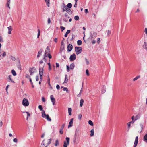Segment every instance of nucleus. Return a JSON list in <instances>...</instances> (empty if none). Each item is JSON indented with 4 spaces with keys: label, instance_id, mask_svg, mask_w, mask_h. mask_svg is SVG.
Wrapping results in <instances>:
<instances>
[{
    "label": "nucleus",
    "instance_id": "16",
    "mask_svg": "<svg viewBox=\"0 0 147 147\" xmlns=\"http://www.w3.org/2000/svg\"><path fill=\"white\" fill-rule=\"evenodd\" d=\"M64 6H63L62 8L63 9V12H64L65 11H67L69 9H68L67 7L64 4Z\"/></svg>",
    "mask_w": 147,
    "mask_h": 147
},
{
    "label": "nucleus",
    "instance_id": "4",
    "mask_svg": "<svg viewBox=\"0 0 147 147\" xmlns=\"http://www.w3.org/2000/svg\"><path fill=\"white\" fill-rule=\"evenodd\" d=\"M22 104L24 106H28L29 105V102L28 100L26 98L23 99Z\"/></svg>",
    "mask_w": 147,
    "mask_h": 147
},
{
    "label": "nucleus",
    "instance_id": "36",
    "mask_svg": "<svg viewBox=\"0 0 147 147\" xmlns=\"http://www.w3.org/2000/svg\"><path fill=\"white\" fill-rule=\"evenodd\" d=\"M134 117H135L134 116H133L132 117V123H134V121H136V120L137 119V118L135 119H134Z\"/></svg>",
    "mask_w": 147,
    "mask_h": 147
},
{
    "label": "nucleus",
    "instance_id": "27",
    "mask_svg": "<svg viewBox=\"0 0 147 147\" xmlns=\"http://www.w3.org/2000/svg\"><path fill=\"white\" fill-rule=\"evenodd\" d=\"M38 108L39 109L40 111H42V112L43 111H45L44 110H43V108L42 107V106L41 105H39L38 107Z\"/></svg>",
    "mask_w": 147,
    "mask_h": 147
},
{
    "label": "nucleus",
    "instance_id": "52",
    "mask_svg": "<svg viewBox=\"0 0 147 147\" xmlns=\"http://www.w3.org/2000/svg\"><path fill=\"white\" fill-rule=\"evenodd\" d=\"M9 86V85H7L6 86V92L7 93H8V91H7V90H8V88Z\"/></svg>",
    "mask_w": 147,
    "mask_h": 147
},
{
    "label": "nucleus",
    "instance_id": "31",
    "mask_svg": "<svg viewBox=\"0 0 147 147\" xmlns=\"http://www.w3.org/2000/svg\"><path fill=\"white\" fill-rule=\"evenodd\" d=\"M11 73L14 76H15L16 75V73L15 70L13 69L11 70Z\"/></svg>",
    "mask_w": 147,
    "mask_h": 147
},
{
    "label": "nucleus",
    "instance_id": "29",
    "mask_svg": "<svg viewBox=\"0 0 147 147\" xmlns=\"http://www.w3.org/2000/svg\"><path fill=\"white\" fill-rule=\"evenodd\" d=\"M67 75H65V80L63 82L64 83H66L68 81V80L67 78Z\"/></svg>",
    "mask_w": 147,
    "mask_h": 147
},
{
    "label": "nucleus",
    "instance_id": "53",
    "mask_svg": "<svg viewBox=\"0 0 147 147\" xmlns=\"http://www.w3.org/2000/svg\"><path fill=\"white\" fill-rule=\"evenodd\" d=\"M3 42V40L2 37L0 36V42L1 43Z\"/></svg>",
    "mask_w": 147,
    "mask_h": 147
},
{
    "label": "nucleus",
    "instance_id": "60",
    "mask_svg": "<svg viewBox=\"0 0 147 147\" xmlns=\"http://www.w3.org/2000/svg\"><path fill=\"white\" fill-rule=\"evenodd\" d=\"M40 81H42V75H40Z\"/></svg>",
    "mask_w": 147,
    "mask_h": 147
},
{
    "label": "nucleus",
    "instance_id": "5",
    "mask_svg": "<svg viewBox=\"0 0 147 147\" xmlns=\"http://www.w3.org/2000/svg\"><path fill=\"white\" fill-rule=\"evenodd\" d=\"M51 139H49L47 140V143H46L45 142V140H44L43 141H42L41 145L44 146H46V145H47V146L48 145H49L51 143Z\"/></svg>",
    "mask_w": 147,
    "mask_h": 147
},
{
    "label": "nucleus",
    "instance_id": "42",
    "mask_svg": "<svg viewBox=\"0 0 147 147\" xmlns=\"http://www.w3.org/2000/svg\"><path fill=\"white\" fill-rule=\"evenodd\" d=\"M82 117V115L81 114H79L78 115V119H81Z\"/></svg>",
    "mask_w": 147,
    "mask_h": 147
},
{
    "label": "nucleus",
    "instance_id": "43",
    "mask_svg": "<svg viewBox=\"0 0 147 147\" xmlns=\"http://www.w3.org/2000/svg\"><path fill=\"white\" fill-rule=\"evenodd\" d=\"M49 51H47V50H46L45 51V54H44V55H45V57L47 56V53H48V52H49Z\"/></svg>",
    "mask_w": 147,
    "mask_h": 147
},
{
    "label": "nucleus",
    "instance_id": "44",
    "mask_svg": "<svg viewBox=\"0 0 147 147\" xmlns=\"http://www.w3.org/2000/svg\"><path fill=\"white\" fill-rule=\"evenodd\" d=\"M11 59L13 61H14L16 60L15 57L12 56H11Z\"/></svg>",
    "mask_w": 147,
    "mask_h": 147
},
{
    "label": "nucleus",
    "instance_id": "50",
    "mask_svg": "<svg viewBox=\"0 0 147 147\" xmlns=\"http://www.w3.org/2000/svg\"><path fill=\"white\" fill-rule=\"evenodd\" d=\"M86 74L87 76H89V71L88 69H86Z\"/></svg>",
    "mask_w": 147,
    "mask_h": 147
},
{
    "label": "nucleus",
    "instance_id": "28",
    "mask_svg": "<svg viewBox=\"0 0 147 147\" xmlns=\"http://www.w3.org/2000/svg\"><path fill=\"white\" fill-rule=\"evenodd\" d=\"M72 6V4L71 3H69L67 5L66 7L69 8H71Z\"/></svg>",
    "mask_w": 147,
    "mask_h": 147
},
{
    "label": "nucleus",
    "instance_id": "13",
    "mask_svg": "<svg viewBox=\"0 0 147 147\" xmlns=\"http://www.w3.org/2000/svg\"><path fill=\"white\" fill-rule=\"evenodd\" d=\"M79 136L78 135H74L73 140L74 142V143H75L76 141L78 140L79 138Z\"/></svg>",
    "mask_w": 147,
    "mask_h": 147
},
{
    "label": "nucleus",
    "instance_id": "59",
    "mask_svg": "<svg viewBox=\"0 0 147 147\" xmlns=\"http://www.w3.org/2000/svg\"><path fill=\"white\" fill-rule=\"evenodd\" d=\"M100 39L99 38H97V42L99 44L100 42Z\"/></svg>",
    "mask_w": 147,
    "mask_h": 147
},
{
    "label": "nucleus",
    "instance_id": "34",
    "mask_svg": "<svg viewBox=\"0 0 147 147\" xmlns=\"http://www.w3.org/2000/svg\"><path fill=\"white\" fill-rule=\"evenodd\" d=\"M40 29H38V34H37V38H38L39 37V36L40 35Z\"/></svg>",
    "mask_w": 147,
    "mask_h": 147
},
{
    "label": "nucleus",
    "instance_id": "8",
    "mask_svg": "<svg viewBox=\"0 0 147 147\" xmlns=\"http://www.w3.org/2000/svg\"><path fill=\"white\" fill-rule=\"evenodd\" d=\"M50 99L51 102H52L53 105H54L55 104V99L53 97V96L52 95H51L50 96Z\"/></svg>",
    "mask_w": 147,
    "mask_h": 147
},
{
    "label": "nucleus",
    "instance_id": "18",
    "mask_svg": "<svg viewBox=\"0 0 147 147\" xmlns=\"http://www.w3.org/2000/svg\"><path fill=\"white\" fill-rule=\"evenodd\" d=\"M143 47L144 49L147 51V42H144L143 45Z\"/></svg>",
    "mask_w": 147,
    "mask_h": 147
},
{
    "label": "nucleus",
    "instance_id": "2",
    "mask_svg": "<svg viewBox=\"0 0 147 147\" xmlns=\"http://www.w3.org/2000/svg\"><path fill=\"white\" fill-rule=\"evenodd\" d=\"M66 141L64 142L63 147H67V146L69 145L70 139L69 137L66 138Z\"/></svg>",
    "mask_w": 147,
    "mask_h": 147
},
{
    "label": "nucleus",
    "instance_id": "41",
    "mask_svg": "<svg viewBox=\"0 0 147 147\" xmlns=\"http://www.w3.org/2000/svg\"><path fill=\"white\" fill-rule=\"evenodd\" d=\"M74 19L75 20H77L79 19V17L78 16H76L74 17Z\"/></svg>",
    "mask_w": 147,
    "mask_h": 147
},
{
    "label": "nucleus",
    "instance_id": "64",
    "mask_svg": "<svg viewBox=\"0 0 147 147\" xmlns=\"http://www.w3.org/2000/svg\"><path fill=\"white\" fill-rule=\"evenodd\" d=\"M144 32H145L146 34L147 35V28H146L145 29Z\"/></svg>",
    "mask_w": 147,
    "mask_h": 147
},
{
    "label": "nucleus",
    "instance_id": "35",
    "mask_svg": "<svg viewBox=\"0 0 147 147\" xmlns=\"http://www.w3.org/2000/svg\"><path fill=\"white\" fill-rule=\"evenodd\" d=\"M63 91H66V92H68V93H69V90H68V89H67V88L66 87H64L63 89Z\"/></svg>",
    "mask_w": 147,
    "mask_h": 147
},
{
    "label": "nucleus",
    "instance_id": "56",
    "mask_svg": "<svg viewBox=\"0 0 147 147\" xmlns=\"http://www.w3.org/2000/svg\"><path fill=\"white\" fill-rule=\"evenodd\" d=\"M49 65V70H50L51 69V65L50 63H48Z\"/></svg>",
    "mask_w": 147,
    "mask_h": 147
},
{
    "label": "nucleus",
    "instance_id": "38",
    "mask_svg": "<svg viewBox=\"0 0 147 147\" xmlns=\"http://www.w3.org/2000/svg\"><path fill=\"white\" fill-rule=\"evenodd\" d=\"M59 142H58V140H57L56 141L55 143V146H57L58 145H59Z\"/></svg>",
    "mask_w": 147,
    "mask_h": 147
},
{
    "label": "nucleus",
    "instance_id": "1",
    "mask_svg": "<svg viewBox=\"0 0 147 147\" xmlns=\"http://www.w3.org/2000/svg\"><path fill=\"white\" fill-rule=\"evenodd\" d=\"M42 116L43 118H45L48 121H51V118L49 117L48 114H46L45 111H43L41 112Z\"/></svg>",
    "mask_w": 147,
    "mask_h": 147
},
{
    "label": "nucleus",
    "instance_id": "10",
    "mask_svg": "<svg viewBox=\"0 0 147 147\" xmlns=\"http://www.w3.org/2000/svg\"><path fill=\"white\" fill-rule=\"evenodd\" d=\"M12 76L11 75H9L8 76V81L9 82H11L12 83H14V81L13 80L12 78Z\"/></svg>",
    "mask_w": 147,
    "mask_h": 147
},
{
    "label": "nucleus",
    "instance_id": "58",
    "mask_svg": "<svg viewBox=\"0 0 147 147\" xmlns=\"http://www.w3.org/2000/svg\"><path fill=\"white\" fill-rule=\"evenodd\" d=\"M36 79L37 81H38L39 80V77L38 76H36Z\"/></svg>",
    "mask_w": 147,
    "mask_h": 147
},
{
    "label": "nucleus",
    "instance_id": "26",
    "mask_svg": "<svg viewBox=\"0 0 147 147\" xmlns=\"http://www.w3.org/2000/svg\"><path fill=\"white\" fill-rule=\"evenodd\" d=\"M84 101L83 99H81L80 100V107H82L83 105Z\"/></svg>",
    "mask_w": 147,
    "mask_h": 147
},
{
    "label": "nucleus",
    "instance_id": "11",
    "mask_svg": "<svg viewBox=\"0 0 147 147\" xmlns=\"http://www.w3.org/2000/svg\"><path fill=\"white\" fill-rule=\"evenodd\" d=\"M8 29V34H11V32L12 31L13 29L11 26H10L7 27Z\"/></svg>",
    "mask_w": 147,
    "mask_h": 147
},
{
    "label": "nucleus",
    "instance_id": "61",
    "mask_svg": "<svg viewBox=\"0 0 147 147\" xmlns=\"http://www.w3.org/2000/svg\"><path fill=\"white\" fill-rule=\"evenodd\" d=\"M111 34V31L110 30H108L107 32V34L108 36H109Z\"/></svg>",
    "mask_w": 147,
    "mask_h": 147
},
{
    "label": "nucleus",
    "instance_id": "55",
    "mask_svg": "<svg viewBox=\"0 0 147 147\" xmlns=\"http://www.w3.org/2000/svg\"><path fill=\"white\" fill-rule=\"evenodd\" d=\"M47 55H48V57L49 58H51V57H51V55L49 54V53H48Z\"/></svg>",
    "mask_w": 147,
    "mask_h": 147
},
{
    "label": "nucleus",
    "instance_id": "54",
    "mask_svg": "<svg viewBox=\"0 0 147 147\" xmlns=\"http://www.w3.org/2000/svg\"><path fill=\"white\" fill-rule=\"evenodd\" d=\"M13 141L15 143H17L18 142V140L16 138H15L13 139Z\"/></svg>",
    "mask_w": 147,
    "mask_h": 147
},
{
    "label": "nucleus",
    "instance_id": "47",
    "mask_svg": "<svg viewBox=\"0 0 147 147\" xmlns=\"http://www.w3.org/2000/svg\"><path fill=\"white\" fill-rule=\"evenodd\" d=\"M65 125V124H62V125H61V127L60 129L63 130Z\"/></svg>",
    "mask_w": 147,
    "mask_h": 147
},
{
    "label": "nucleus",
    "instance_id": "33",
    "mask_svg": "<svg viewBox=\"0 0 147 147\" xmlns=\"http://www.w3.org/2000/svg\"><path fill=\"white\" fill-rule=\"evenodd\" d=\"M88 123L91 126H93V123L91 120H90L88 121Z\"/></svg>",
    "mask_w": 147,
    "mask_h": 147
},
{
    "label": "nucleus",
    "instance_id": "48",
    "mask_svg": "<svg viewBox=\"0 0 147 147\" xmlns=\"http://www.w3.org/2000/svg\"><path fill=\"white\" fill-rule=\"evenodd\" d=\"M85 60L86 61L87 65H88L89 63V61L86 58H85Z\"/></svg>",
    "mask_w": 147,
    "mask_h": 147
},
{
    "label": "nucleus",
    "instance_id": "12",
    "mask_svg": "<svg viewBox=\"0 0 147 147\" xmlns=\"http://www.w3.org/2000/svg\"><path fill=\"white\" fill-rule=\"evenodd\" d=\"M138 141V136H136V137L134 143V147H136L137 145Z\"/></svg>",
    "mask_w": 147,
    "mask_h": 147
},
{
    "label": "nucleus",
    "instance_id": "6",
    "mask_svg": "<svg viewBox=\"0 0 147 147\" xmlns=\"http://www.w3.org/2000/svg\"><path fill=\"white\" fill-rule=\"evenodd\" d=\"M76 59V55L74 53L71 55L70 56L69 59L70 61H74Z\"/></svg>",
    "mask_w": 147,
    "mask_h": 147
},
{
    "label": "nucleus",
    "instance_id": "51",
    "mask_svg": "<svg viewBox=\"0 0 147 147\" xmlns=\"http://www.w3.org/2000/svg\"><path fill=\"white\" fill-rule=\"evenodd\" d=\"M26 77L27 78H28L29 79L31 78L30 76L27 74L26 75Z\"/></svg>",
    "mask_w": 147,
    "mask_h": 147
},
{
    "label": "nucleus",
    "instance_id": "17",
    "mask_svg": "<svg viewBox=\"0 0 147 147\" xmlns=\"http://www.w3.org/2000/svg\"><path fill=\"white\" fill-rule=\"evenodd\" d=\"M42 51H43L42 49H41L38 53L37 57L38 58L41 55L42 53Z\"/></svg>",
    "mask_w": 147,
    "mask_h": 147
},
{
    "label": "nucleus",
    "instance_id": "32",
    "mask_svg": "<svg viewBox=\"0 0 147 147\" xmlns=\"http://www.w3.org/2000/svg\"><path fill=\"white\" fill-rule=\"evenodd\" d=\"M46 3L47 4V6L49 7V0H45Z\"/></svg>",
    "mask_w": 147,
    "mask_h": 147
},
{
    "label": "nucleus",
    "instance_id": "30",
    "mask_svg": "<svg viewBox=\"0 0 147 147\" xmlns=\"http://www.w3.org/2000/svg\"><path fill=\"white\" fill-rule=\"evenodd\" d=\"M23 113H26L27 114V117L26 119L28 120V117L30 115V114L28 112H23Z\"/></svg>",
    "mask_w": 147,
    "mask_h": 147
},
{
    "label": "nucleus",
    "instance_id": "57",
    "mask_svg": "<svg viewBox=\"0 0 147 147\" xmlns=\"http://www.w3.org/2000/svg\"><path fill=\"white\" fill-rule=\"evenodd\" d=\"M63 130L62 129H60L59 133L61 134H62L63 133Z\"/></svg>",
    "mask_w": 147,
    "mask_h": 147
},
{
    "label": "nucleus",
    "instance_id": "21",
    "mask_svg": "<svg viewBox=\"0 0 147 147\" xmlns=\"http://www.w3.org/2000/svg\"><path fill=\"white\" fill-rule=\"evenodd\" d=\"M70 30H68L64 35L65 37H67V36L68 34L70 32Z\"/></svg>",
    "mask_w": 147,
    "mask_h": 147
},
{
    "label": "nucleus",
    "instance_id": "3",
    "mask_svg": "<svg viewBox=\"0 0 147 147\" xmlns=\"http://www.w3.org/2000/svg\"><path fill=\"white\" fill-rule=\"evenodd\" d=\"M75 49V51L76 53V54L78 55L81 53L82 51V48L81 47H76Z\"/></svg>",
    "mask_w": 147,
    "mask_h": 147
},
{
    "label": "nucleus",
    "instance_id": "7",
    "mask_svg": "<svg viewBox=\"0 0 147 147\" xmlns=\"http://www.w3.org/2000/svg\"><path fill=\"white\" fill-rule=\"evenodd\" d=\"M73 48L72 45L70 44H69L67 47V50L69 51L70 52L71 51Z\"/></svg>",
    "mask_w": 147,
    "mask_h": 147
},
{
    "label": "nucleus",
    "instance_id": "25",
    "mask_svg": "<svg viewBox=\"0 0 147 147\" xmlns=\"http://www.w3.org/2000/svg\"><path fill=\"white\" fill-rule=\"evenodd\" d=\"M90 133V136H93L94 135V129H92L91 130Z\"/></svg>",
    "mask_w": 147,
    "mask_h": 147
},
{
    "label": "nucleus",
    "instance_id": "20",
    "mask_svg": "<svg viewBox=\"0 0 147 147\" xmlns=\"http://www.w3.org/2000/svg\"><path fill=\"white\" fill-rule=\"evenodd\" d=\"M43 69L42 68H40L39 69V75H42L43 71Z\"/></svg>",
    "mask_w": 147,
    "mask_h": 147
},
{
    "label": "nucleus",
    "instance_id": "15",
    "mask_svg": "<svg viewBox=\"0 0 147 147\" xmlns=\"http://www.w3.org/2000/svg\"><path fill=\"white\" fill-rule=\"evenodd\" d=\"M106 91V87L105 86H102L101 92L102 93H104Z\"/></svg>",
    "mask_w": 147,
    "mask_h": 147
},
{
    "label": "nucleus",
    "instance_id": "24",
    "mask_svg": "<svg viewBox=\"0 0 147 147\" xmlns=\"http://www.w3.org/2000/svg\"><path fill=\"white\" fill-rule=\"evenodd\" d=\"M75 66L74 64L73 63L71 64L70 66V68L71 69H74Z\"/></svg>",
    "mask_w": 147,
    "mask_h": 147
},
{
    "label": "nucleus",
    "instance_id": "22",
    "mask_svg": "<svg viewBox=\"0 0 147 147\" xmlns=\"http://www.w3.org/2000/svg\"><path fill=\"white\" fill-rule=\"evenodd\" d=\"M140 75L137 76H136V77H135L133 79V81H136L138 79L140 78Z\"/></svg>",
    "mask_w": 147,
    "mask_h": 147
},
{
    "label": "nucleus",
    "instance_id": "19",
    "mask_svg": "<svg viewBox=\"0 0 147 147\" xmlns=\"http://www.w3.org/2000/svg\"><path fill=\"white\" fill-rule=\"evenodd\" d=\"M79 131L80 130L78 128H77L75 131V135H79Z\"/></svg>",
    "mask_w": 147,
    "mask_h": 147
},
{
    "label": "nucleus",
    "instance_id": "14",
    "mask_svg": "<svg viewBox=\"0 0 147 147\" xmlns=\"http://www.w3.org/2000/svg\"><path fill=\"white\" fill-rule=\"evenodd\" d=\"M35 69L34 68H32L30 69L29 70V72H30V75H33L34 73V70Z\"/></svg>",
    "mask_w": 147,
    "mask_h": 147
},
{
    "label": "nucleus",
    "instance_id": "46",
    "mask_svg": "<svg viewBox=\"0 0 147 147\" xmlns=\"http://www.w3.org/2000/svg\"><path fill=\"white\" fill-rule=\"evenodd\" d=\"M60 28L61 29L62 31H63V30L65 29V28L63 26H61Z\"/></svg>",
    "mask_w": 147,
    "mask_h": 147
},
{
    "label": "nucleus",
    "instance_id": "62",
    "mask_svg": "<svg viewBox=\"0 0 147 147\" xmlns=\"http://www.w3.org/2000/svg\"><path fill=\"white\" fill-rule=\"evenodd\" d=\"M6 55V53L5 52H4L3 54V55H2L3 57H4Z\"/></svg>",
    "mask_w": 147,
    "mask_h": 147
},
{
    "label": "nucleus",
    "instance_id": "40",
    "mask_svg": "<svg viewBox=\"0 0 147 147\" xmlns=\"http://www.w3.org/2000/svg\"><path fill=\"white\" fill-rule=\"evenodd\" d=\"M132 121H131V122H128L127 123V126H128V128H129L131 126V123H132Z\"/></svg>",
    "mask_w": 147,
    "mask_h": 147
},
{
    "label": "nucleus",
    "instance_id": "49",
    "mask_svg": "<svg viewBox=\"0 0 147 147\" xmlns=\"http://www.w3.org/2000/svg\"><path fill=\"white\" fill-rule=\"evenodd\" d=\"M67 11H68V13H69V14H72V11L70 9H68V10Z\"/></svg>",
    "mask_w": 147,
    "mask_h": 147
},
{
    "label": "nucleus",
    "instance_id": "37",
    "mask_svg": "<svg viewBox=\"0 0 147 147\" xmlns=\"http://www.w3.org/2000/svg\"><path fill=\"white\" fill-rule=\"evenodd\" d=\"M82 42L81 40H79L77 41V44L78 45H81Z\"/></svg>",
    "mask_w": 147,
    "mask_h": 147
},
{
    "label": "nucleus",
    "instance_id": "9",
    "mask_svg": "<svg viewBox=\"0 0 147 147\" xmlns=\"http://www.w3.org/2000/svg\"><path fill=\"white\" fill-rule=\"evenodd\" d=\"M73 121H74V118H71L70 119V121L69 122V125L68 126V128H69L70 127L72 126L73 124Z\"/></svg>",
    "mask_w": 147,
    "mask_h": 147
},
{
    "label": "nucleus",
    "instance_id": "23",
    "mask_svg": "<svg viewBox=\"0 0 147 147\" xmlns=\"http://www.w3.org/2000/svg\"><path fill=\"white\" fill-rule=\"evenodd\" d=\"M68 113L70 115H71L72 114L71 112H72V109L71 108H69L68 109Z\"/></svg>",
    "mask_w": 147,
    "mask_h": 147
},
{
    "label": "nucleus",
    "instance_id": "63",
    "mask_svg": "<svg viewBox=\"0 0 147 147\" xmlns=\"http://www.w3.org/2000/svg\"><path fill=\"white\" fill-rule=\"evenodd\" d=\"M56 67H59V64L58 63H56Z\"/></svg>",
    "mask_w": 147,
    "mask_h": 147
},
{
    "label": "nucleus",
    "instance_id": "45",
    "mask_svg": "<svg viewBox=\"0 0 147 147\" xmlns=\"http://www.w3.org/2000/svg\"><path fill=\"white\" fill-rule=\"evenodd\" d=\"M140 126L141 128V130L140 131V133H141V132L142 131V130L143 127V125L142 124H140Z\"/></svg>",
    "mask_w": 147,
    "mask_h": 147
},
{
    "label": "nucleus",
    "instance_id": "39",
    "mask_svg": "<svg viewBox=\"0 0 147 147\" xmlns=\"http://www.w3.org/2000/svg\"><path fill=\"white\" fill-rule=\"evenodd\" d=\"M144 140L146 141L147 140V134H146L145 135L144 138Z\"/></svg>",
    "mask_w": 147,
    "mask_h": 147
}]
</instances>
